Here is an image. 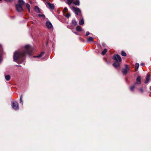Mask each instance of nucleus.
I'll return each mask as SVG.
<instances>
[{"instance_id": "nucleus-1", "label": "nucleus", "mask_w": 151, "mask_h": 151, "mask_svg": "<svg viewBox=\"0 0 151 151\" xmlns=\"http://www.w3.org/2000/svg\"><path fill=\"white\" fill-rule=\"evenodd\" d=\"M32 52V49L29 45L25 46L24 49L20 51H17L14 54L13 58L15 61L18 60L19 63H22L25 59L27 55H31Z\"/></svg>"}, {"instance_id": "nucleus-2", "label": "nucleus", "mask_w": 151, "mask_h": 151, "mask_svg": "<svg viewBox=\"0 0 151 151\" xmlns=\"http://www.w3.org/2000/svg\"><path fill=\"white\" fill-rule=\"evenodd\" d=\"M112 58L115 60V61L113 63L112 65L117 69L120 66V64L119 62H121L122 61L121 57L118 54H114L112 57Z\"/></svg>"}, {"instance_id": "nucleus-3", "label": "nucleus", "mask_w": 151, "mask_h": 151, "mask_svg": "<svg viewBox=\"0 0 151 151\" xmlns=\"http://www.w3.org/2000/svg\"><path fill=\"white\" fill-rule=\"evenodd\" d=\"M11 105L12 108L14 110H18L19 109V104L16 101H12L11 102Z\"/></svg>"}, {"instance_id": "nucleus-4", "label": "nucleus", "mask_w": 151, "mask_h": 151, "mask_svg": "<svg viewBox=\"0 0 151 151\" xmlns=\"http://www.w3.org/2000/svg\"><path fill=\"white\" fill-rule=\"evenodd\" d=\"M72 9L75 11V14L77 15L81 14V11L79 8L73 6L72 7Z\"/></svg>"}, {"instance_id": "nucleus-5", "label": "nucleus", "mask_w": 151, "mask_h": 151, "mask_svg": "<svg viewBox=\"0 0 151 151\" xmlns=\"http://www.w3.org/2000/svg\"><path fill=\"white\" fill-rule=\"evenodd\" d=\"M129 70V65H125V68H122V72L124 75L126 74L128 71Z\"/></svg>"}, {"instance_id": "nucleus-6", "label": "nucleus", "mask_w": 151, "mask_h": 151, "mask_svg": "<svg viewBox=\"0 0 151 151\" xmlns=\"http://www.w3.org/2000/svg\"><path fill=\"white\" fill-rule=\"evenodd\" d=\"M15 6L16 9L18 12H20L23 11L22 6H21L20 4H17Z\"/></svg>"}, {"instance_id": "nucleus-7", "label": "nucleus", "mask_w": 151, "mask_h": 151, "mask_svg": "<svg viewBox=\"0 0 151 151\" xmlns=\"http://www.w3.org/2000/svg\"><path fill=\"white\" fill-rule=\"evenodd\" d=\"M46 3L47 5L48 6L49 9L52 10H53L54 9L55 6L54 4L50 3L48 1Z\"/></svg>"}, {"instance_id": "nucleus-8", "label": "nucleus", "mask_w": 151, "mask_h": 151, "mask_svg": "<svg viewBox=\"0 0 151 151\" xmlns=\"http://www.w3.org/2000/svg\"><path fill=\"white\" fill-rule=\"evenodd\" d=\"M46 25L48 29H51L52 27V24L49 21H47L46 23Z\"/></svg>"}, {"instance_id": "nucleus-9", "label": "nucleus", "mask_w": 151, "mask_h": 151, "mask_svg": "<svg viewBox=\"0 0 151 151\" xmlns=\"http://www.w3.org/2000/svg\"><path fill=\"white\" fill-rule=\"evenodd\" d=\"M150 75L149 74H147V76L146 77V80L145 81V84L147 83L149 80H150Z\"/></svg>"}, {"instance_id": "nucleus-10", "label": "nucleus", "mask_w": 151, "mask_h": 151, "mask_svg": "<svg viewBox=\"0 0 151 151\" xmlns=\"http://www.w3.org/2000/svg\"><path fill=\"white\" fill-rule=\"evenodd\" d=\"M44 54H45V52H41V53L39 55H38V56H33V57L40 58V57H41L42 56L44 55Z\"/></svg>"}, {"instance_id": "nucleus-11", "label": "nucleus", "mask_w": 151, "mask_h": 151, "mask_svg": "<svg viewBox=\"0 0 151 151\" xmlns=\"http://www.w3.org/2000/svg\"><path fill=\"white\" fill-rule=\"evenodd\" d=\"M35 12L37 13H41L40 9L37 6H36L35 8Z\"/></svg>"}, {"instance_id": "nucleus-12", "label": "nucleus", "mask_w": 151, "mask_h": 151, "mask_svg": "<svg viewBox=\"0 0 151 151\" xmlns=\"http://www.w3.org/2000/svg\"><path fill=\"white\" fill-rule=\"evenodd\" d=\"M141 77L140 76H138L137 78L136 81L138 82V83H137V84H140L141 83Z\"/></svg>"}, {"instance_id": "nucleus-13", "label": "nucleus", "mask_w": 151, "mask_h": 151, "mask_svg": "<svg viewBox=\"0 0 151 151\" xmlns=\"http://www.w3.org/2000/svg\"><path fill=\"white\" fill-rule=\"evenodd\" d=\"M137 84V83L136 82L135 83L133 86H131L130 87V89L131 91H133L135 87V86Z\"/></svg>"}, {"instance_id": "nucleus-14", "label": "nucleus", "mask_w": 151, "mask_h": 151, "mask_svg": "<svg viewBox=\"0 0 151 151\" xmlns=\"http://www.w3.org/2000/svg\"><path fill=\"white\" fill-rule=\"evenodd\" d=\"M73 3L76 5L79 6L80 5V2L79 0H76L75 1H73Z\"/></svg>"}, {"instance_id": "nucleus-15", "label": "nucleus", "mask_w": 151, "mask_h": 151, "mask_svg": "<svg viewBox=\"0 0 151 151\" xmlns=\"http://www.w3.org/2000/svg\"><path fill=\"white\" fill-rule=\"evenodd\" d=\"M139 66V64L138 63H136L135 64V70L136 71L138 70Z\"/></svg>"}, {"instance_id": "nucleus-16", "label": "nucleus", "mask_w": 151, "mask_h": 151, "mask_svg": "<svg viewBox=\"0 0 151 151\" xmlns=\"http://www.w3.org/2000/svg\"><path fill=\"white\" fill-rule=\"evenodd\" d=\"M76 30L78 32H81L82 31V29L80 26H77L76 28Z\"/></svg>"}, {"instance_id": "nucleus-17", "label": "nucleus", "mask_w": 151, "mask_h": 151, "mask_svg": "<svg viewBox=\"0 0 151 151\" xmlns=\"http://www.w3.org/2000/svg\"><path fill=\"white\" fill-rule=\"evenodd\" d=\"M18 2L19 3L18 4H20L22 6L24 4V2L23 0H19Z\"/></svg>"}, {"instance_id": "nucleus-18", "label": "nucleus", "mask_w": 151, "mask_h": 151, "mask_svg": "<svg viewBox=\"0 0 151 151\" xmlns=\"http://www.w3.org/2000/svg\"><path fill=\"white\" fill-rule=\"evenodd\" d=\"M94 40L93 38L92 37H89L87 39V42H93Z\"/></svg>"}, {"instance_id": "nucleus-19", "label": "nucleus", "mask_w": 151, "mask_h": 151, "mask_svg": "<svg viewBox=\"0 0 151 151\" xmlns=\"http://www.w3.org/2000/svg\"><path fill=\"white\" fill-rule=\"evenodd\" d=\"M5 78L7 81H9L10 79V76L9 75H6L5 76Z\"/></svg>"}, {"instance_id": "nucleus-20", "label": "nucleus", "mask_w": 151, "mask_h": 151, "mask_svg": "<svg viewBox=\"0 0 151 151\" xmlns=\"http://www.w3.org/2000/svg\"><path fill=\"white\" fill-rule=\"evenodd\" d=\"M22 97H23V95L22 94L21 95V96L20 98V103L22 105L23 104V101H22Z\"/></svg>"}, {"instance_id": "nucleus-21", "label": "nucleus", "mask_w": 151, "mask_h": 151, "mask_svg": "<svg viewBox=\"0 0 151 151\" xmlns=\"http://www.w3.org/2000/svg\"><path fill=\"white\" fill-rule=\"evenodd\" d=\"M72 24L74 26H76L77 24V22L76 20H73L72 21Z\"/></svg>"}, {"instance_id": "nucleus-22", "label": "nucleus", "mask_w": 151, "mask_h": 151, "mask_svg": "<svg viewBox=\"0 0 151 151\" xmlns=\"http://www.w3.org/2000/svg\"><path fill=\"white\" fill-rule=\"evenodd\" d=\"M107 49L105 48L104 50L102 52L101 54H102V55H104L106 54V53L107 52Z\"/></svg>"}, {"instance_id": "nucleus-23", "label": "nucleus", "mask_w": 151, "mask_h": 151, "mask_svg": "<svg viewBox=\"0 0 151 151\" xmlns=\"http://www.w3.org/2000/svg\"><path fill=\"white\" fill-rule=\"evenodd\" d=\"M121 55L122 56L125 57L127 56V54L124 51H122L121 52Z\"/></svg>"}, {"instance_id": "nucleus-24", "label": "nucleus", "mask_w": 151, "mask_h": 151, "mask_svg": "<svg viewBox=\"0 0 151 151\" xmlns=\"http://www.w3.org/2000/svg\"><path fill=\"white\" fill-rule=\"evenodd\" d=\"M26 6L27 8L28 9V10L29 12H30V5L28 3L26 4Z\"/></svg>"}, {"instance_id": "nucleus-25", "label": "nucleus", "mask_w": 151, "mask_h": 151, "mask_svg": "<svg viewBox=\"0 0 151 151\" xmlns=\"http://www.w3.org/2000/svg\"><path fill=\"white\" fill-rule=\"evenodd\" d=\"M84 20H83V19L82 18L79 21V24L80 25H82L84 24Z\"/></svg>"}, {"instance_id": "nucleus-26", "label": "nucleus", "mask_w": 151, "mask_h": 151, "mask_svg": "<svg viewBox=\"0 0 151 151\" xmlns=\"http://www.w3.org/2000/svg\"><path fill=\"white\" fill-rule=\"evenodd\" d=\"M73 2L72 0H67L66 3L68 5H70Z\"/></svg>"}, {"instance_id": "nucleus-27", "label": "nucleus", "mask_w": 151, "mask_h": 151, "mask_svg": "<svg viewBox=\"0 0 151 151\" xmlns=\"http://www.w3.org/2000/svg\"><path fill=\"white\" fill-rule=\"evenodd\" d=\"M38 16L39 17H42L43 18H45V15L43 14H38Z\"/></svg>"}, {"instance_id": "nucleus-28", "label": "nucleus", "mask_w": 151, "mask_h": 151, "mask_svg": "<svg viewBox=\"0 0 151 151\" xmlns=\"http://www.w3.org/2000/svg\"><path fill=\"white\" fill-rule=\"evenodd\" d=\"M70 16V13H68L66 15H65V17L68 18Z\"/></svg>"}, {"instance_id": "nucleus-29", "label": "nucleus", "mask_w": 151, "mask_h": 151, "mask_svg": "<svg viewBox=\"0 0 151 151\" xmlns=\"http://www.w3.org/2000/svg\"><path fill=\"white\" fill-rule=\"evenodd\" d=\"M68 11V9L67 7H65L64 8L63 10V12L66 13Z\"/></svg>"}, {"instance_id": "nucleus-30", "label": "nucleus", "mask_w": 151, "mask_h": 151, "mask_svg": "<svg viewBox=\"0 0 151 151\" xmlns=\"http://www.w3.org/2000/svg\"><path fill=\"white\" fill-rule=\"evenodd\" d=\"M4 1L7 2H11L13 1V0H4Z\"/></svg>"}, {"instance_id": "nucleus-31", "label": "nucleus", "mask_w": 151, "mask_h": 151, "mask_svg": "<svg viewBox=\"0 0 151 151\" xmlns=\"http://www.w3.org/2000/svg\"><path fill=\"white\" fill-rule=\"evenodd\" d=\"M139 91L142 93L143 92V90L142 88H139Z\"/></svg>"}, {"instance_id": "nucleus-32", "label": "nucleus", "mask_w": 151, "mask_h": 151, "mask_svg": "<svg viewBox=\"0 0 151 151\" xmlns=\"http://www.w3.org/2000/svg\"><path fill=\"white\" fill-rule=\"evenodd\" d=\"M90 34V33L88 31L86 32V35L87 36L88 35Z\"/></svg>"}, {"instance_id": "nucleus-33", "label": "nucleus", "mask_w": 151, "mask_h": 151, "mask_svg": "<svg viewBox=\"0 0 151 151\" xmlns=\"http://www.w3.org/2000/svg\"><path fill=\"white\" fill-rule=\"evenodd\" d=\"M79 39L82 42H85V40L81 38H80Z\"/></svg>"}, {"instance_id": "nucleus-34", "label": "nucleus", "mask_w": 151, "mask_h": 151, "mask_svg": "<svg viewBox=\"0 0 151 151\" xmlns=\"http://www.w3.org/2000/svg\"><path fill=\"white\" fill-rule=\"evenodd\" d=\"M104 59L106 62V63L108 64L109 63L108 62V61L107 60H106V59L105 58H104Z\"/></svg>"}, {"instance_id": "nucleus-35", "label": "nucleus", "mask_w": 151, "mask_h": 151, "mask_svg": "<svg viewBox=\"0 0 151 151\" xmlns=\"http://www.w3.org/2000/svg\"><path fill=\"white\" fill-rule=\"evenodd\" d=\"M145 64L144 63H141L140 65L141 66H144L145 65Z\"/></svg>"}, {"instance_id": "nucleus-36", "label": "nucleus", "mask_w": 151, "mask_h": 151, "mask_svg": "<svg viewBox=\"0 0 151 151\" xmlns=\"http://www.w3.org/2000/svg\"><path fill=\"white\" fill-rule=\"evenodd\" d=\"M16 66H17V67H21V65H16Z\"/></svg>"}, {"instance_id": "nucleus-37", "label": "nucleus", "mask_w": 151, "mask_h": 151, "mask_svg": "<svg viewBox=\"0 0 151 151\" xmlns=\"http://www.w3.org/2000/svg\"><path fill=\"white\" fill-rule=\"evenodd\" d=\"M150 89L151 90V86L150 87Z\"/></svg>"}, {"instance_id": "nucleus-38", "label": "nucleus", "mask_w": 151, "mask_h": 151, "mask_svg": "<svg viewBox=\"0 0 151 151\" xmlns=\"http://www.w3.org/2000/svg\"><path fill=\"white\" fill-rule=\"evenodd\" d=\"M74 0H72V1L73 2Z\"/></svg>"}, {"instance_id": "nucleus-39", "label": "nucleus", "mask_w": 151, "mask_h": 151, "mask_svg": "<svg viewBox=\"0 0 151 151\" xmlns=\"http://www.w3.org/2000/svg\"><path fill=\"white\" fill-rule=\"evenodd\" d=\"M2 0H0V1H1Z\"/></svg>"}]
</instances>
